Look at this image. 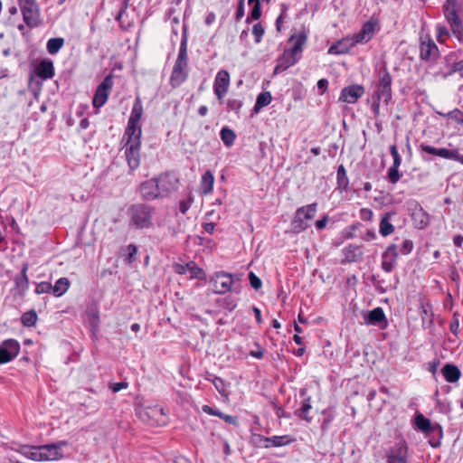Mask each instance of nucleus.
<instances>
[{"instance_id":"nucleus-53","label":"nucleus","mask_w":463,"mask_h":463,"mask_svg":"<svg viewBox=\"0 0 463 463\" xmlns=\"http://www.w3.org/2000/svg\"><path fill=\"white\" fill-rule=\"evenodd\" d=\"M213 383H214L215 387L219 391V392L222 395L226 396L227 394L225 393V390L223 388L222 381L221 379H219V378H216Z\"/></svg>"},{"instance_id":"nucleus-22","label":"nucleus","mask_w":463,"mask_h":463,"mask_svg":"<svg viewBox=\"0 0 463 463\" xmlns=\"http://www.w3.org/2000/svg\"><path fill=\"white\" fill-rule=\"evenodd\" d=\"M202 411L209 415L217 416L231 425L237 426L239 423L237 417L224 414L220 411L210 407L209 405H203L202 407Z\"/></svg>"},{"instance_id":"nucleus-48","label":"nucleus","mask_w":463,"mask_h":463,"mask_svg":"<svg viewBox=\"0 0 463 463\" xmlns=\"http://www.w3.org/2000/svg\"><path fill=\"white\" fill-rule=\"evenodd\" d=\"M250 15L254 20H258L260 17V2H256V4H254Z\"/></svg>"},{"instance_id":"nucleus-1","label":"nucleus","mask_w":463,"mask_h":463,"mask_svg":"<svg viewBox=\"0 0 463 463\" xmlns=\"http://www.w3.org/2000/svg\"><path fill=\"white\" fill-rule=\"evenodd\" d=\"M143 113V105L140 98L137 97L134 102L124 136V138L126 139L125 155L128 164L131 169L137 168L140 164V138L142 135L140 122Z\"/></svg>"},{"instance_id":"nucleus-64","label":"nucleus","mask_w":463,"mask_h":463,"mask_svg":"<svg viewBox=\"0 0 463 463\" xmlns=\"http://www.w3.org/2000/svg\"><path fill=\"white\" fill-rule=\"evenodd\" d=\"M396 247L394 245H392L390 247H388L385 254H384V258L387 257L389 254H392L393 255L394 257H396Z\"/></svg>"},{"instance_id":"nucleus-52","label":"nucleus","mask_w":463,"mask_h":463,"mask_svg":"<svg viewBox=\"0 0 463 463\" xmlns=\"http://www.w3.org/2000/svg\"><path fill=\"white\" fill-rule=\"evenodd\" d=\"M128 388V383H113L110 385V389L114 392H119L120 390L122 389H126Z\"/></svg>"},{"instance_id":"nucleus-57","label":"nucleus","mask_w":463,"mask_h":463,"mask_svg":"<svg viewBox=\"0 0 463 463\" xmlns=\"http://www.w3.org/2000/svg\"><path fill=\"white\" fill-rule=\"evenodd\" d=\"M382 266H383V269L387 271V272H390L392 268H393V262L392 261H387L385 260H383V263H382Z\"/></svg>"},{"instance_id":"nucleus-35","label":"nucleus","mask_w":463,"mask_h":463,"mask_svg":"<svg viewBox=\"0 0 463 463\" xmlns=\"http://www.w3.org/2000/svg\"><path fill=\"white\" fill-rule=\"evenodd\" d=\"M393 231H394V228H393L392 224H391L388 222L387 217L383 218L381 221V223H380L381 234L383 236H387V235L392 233Z\"/></svg>"},{"instance_id":"nucleus-14","label":"nucleus","mask_w":463,"mask_h":463,"mask_svg":"<svg viewBox=\"0 0 463 463\" xmlns=\"http://www.w3.org/2000/svg\"><path fill=\"white\" fill-rule=\"evenodd\" d=\"M365 90L362 85H351L344 88L341 91L339 100L345 103H355L364 94Z\"/></svg>"},{"instance_id":"nucleus-42","label":"nucleus","mask_w":463,"mask_h":463,"mask_svg":"<svg viewBox=\"0 0 463 463\" xmlns=\"http://www.w3.org/2000/svg\"><path fill=\"white\" fill-rule=\"evenodd\" d=\"M457 150H449L447 148H439V156L447 158V159H453L456 157Z\"/></svg>"},{"instance_id":"nucleus-31","label":"nucleus","mask_w":463,"mask_h":463,"mask_svg":"<svg viewBox=\"0 0 463 463\" xmlns=\"http://www.w3.org/2000/svg\"><path fill=\"white\" fill-rule=\"evenodd\" d=\"M63 44V38H52L47 42V51L50 54H56Z\"/></svg>"},{"instance_id":"nucleus-61","label":"nucleus","mask_w":463,"mask_h":463,"mask_svg":"<svg viewBox=\"0 0 463 463\" xmlns=\"http://www.w3.org/2000/svg\"><path fill=\"white\" fill-rule=\"evenodd\" d=\"M438 31H439L438 40L439 41H442L441 38H442L443 35H447L448 34V30L444 26H439L438 28Z\"/></svg>"},{"instance_id":"nucleus-60","label":"nucleus","mask_w":463,"mask_h":463,"mask_svg":"<svg viewBox=\"0 0 463 463\" xmlns=\"http://www.w3.org/2000/svg\"><path fill=\"white\" fill-rule=\"evenodd\" d=\"M250 354L251 356L256 357L258 359H260L263 356V351L259 346H258V350H256V351L252 350V351H250Z\"/></svg>"},{"instance_id":"nucleus-29","label":"nucleus","mask_w":463,"mask_h":463,"mask_svg":"<svg viewBox=\"0 0 463 463\" xmlns=\"http://www.w3.org/2000/svg\"><path fill=\"white\" fill-rule=\"evenodd\" d=\"M412 219L419 229L425 228L429 223V215L420 208L412 213Z\"/></svg>"},{"instance_id":"nucleus-55","label":"nucleus","mask_w":463,"mask_h":463,"mask_svg":"<svg viewBox=\"0 0 463 463\" xmlns=\"http://www.w3.org/2000/svg\"><path fill=\"white\" fill-rule=\"evenodd\" d=\"M326 222H327V216H324L321 220H318L317 222H316V227L318 230H322L326 227Z\"/></svg>"},{"instance_id":"nucleus-18","label":"nucleus","mask_w":463,"mask_h":463,"mask_svg":"<svg viewBox=\"0 0 463 463\" xmlns=\"http://www.w3.org/2000/svg\"><path fill=\"white\" fill-rule=\"evenodd\" d=\"M297 61L298 55L291 52L289 49L286 50L279 58L274 72L279 73L284 71L290 66L294 65Z\"/></svg>"},{"instance_id":"nucleus-41","label":"nucleus","mask_w":463,"mask_h":463,"mask_svg":"<svg viewBox=\"0 0 463 463\" xmlns=\"http://www.w3.org/2000/svg\"><path fill=\"white\" fill-rule=\"evenodd\" d=\"M127 250H128V256L126 257V261L128 262V263H131L135 258H136V254L137 252V249L135 245L133 244H129L128 247H127Z\"/></svg>"},{"instance_id":"nucleus-21","label":"nucleus","mask_w":463,"mask_h":463,"mask_svg":"<svg viewBox=\"0 0 463 463\" xmlns=\"http://www.w3.org/2000/svg\"><path fill=\"white\" fill-rule=\"evenodd\" d=\"M37 76L42 79H51L54 75V68L52 61H42L35 68Z\"/></svg>"},{"instance_id":"nucleus-40","label":"nucleus","mask_w":463,"mask_h":463,"mask_svg":"<svg viewBox=\"0 0 463 463\" xmlns=\"http://www.w3.org/2000/svg\"><path fill=\"white\" fill-rule=\"evenodd\" d=\"M311 409L310 398L307 399L299 410L298 416L308 420L307 416L308 411Z\"/></svg>"},{"instance_id":"nucleus-39","label":"nucleus","mask_w":463,"mask_h":463,"mask_svg":"<svg viewBox=\"0 0 463 463\" xmlns=\"http://www.w3.org/2000/svg\"><path fill=\"white\" fill-rule=\"evenodd\" d=\"M399 166L392 165L388 173V177L391 183L396 184L400 179Z\"/></svg>"},{"instance_id":"nucleus-62","label":"nucleus","mask_w":463,"mask_h":463,"mask_svg":"<svg viewBox=\"0 0 463 463\" xmlns=\"http://www.w3.org/2000/svg\"><path fill=\"white\" fill-rule=\"evenodd\" d=\"M243 5H244V0H239V7L237 11V17L241 18L243 15Z\"/></svg>"},{"instance_id":"nucleus-25","label":"nucleus","mask_w":463,"mask_h":463,"mask_svg":"<svg viewBox=\"0 0 463 463\" xmlns=\"http://www.w3.org/2000/svg\"><path fill=\"white\" fill-rule=\"evenodd\" d=\"M438 48L435 43L431 40H422L420 44V57L422 59H430L436 55Z\"/></svg>"},{"instance_id":"nucleus-32","label":"nucleus","mask_w":463,"mask_h":463,"mask_svg":"<svg viewBox=\"0 0 463 463\" xmlns=\"http://www.w3.org/2000/svg\"><path fill=\"white\" fill-rule=\"evenodd\" d=\"M69 286H70V282H69L68 279L61 278L56 281V283L53 287L52 286V289L53 290V293L56 296H61L63 293H65L68 290Z\"/></svg>"},{"instance_id":"nucleus-3","label":"nucleus","mask_w":463,"mask_h":463,"mask_svg":"<svg viewBox=\"0 0 463 463\" xmlns=\"http://www.w3.org/2000/svg\"><path fill=\"white\" fill-rule=\"evenodd\" d=\"M66 442L46 445L42 447H31V460H56L63 457L61 448Z\"/></svg>"},{"instance_id":"nucleus-13","label":"nucleus","mask_w":463,"mask_h":463,"mask_svg":"<svg viewBox=\"0 0 463 463\" xmlns=\"http://www.w3.org/2000/svg\"><path fill=\"white\" fill-rule=\"evenodd\" d=\"M19 345L15 340H6L0 345V364L10 362L18 354Z\"/></svg>"},{"instance_id":"nucleus-30","label":"nucleus","mask_w":463,"mask_h":463,"mask_svg":"<svg viewBox=\"0 0 463 463\" xmlns=\"http://www.w3.org/2000/svg\"><path fill=\"white\" fill-rule=\"evenodd\" d=\"M271 99L269 92H261L259 94L254 106L255 112H259L262 108L268 106L270 103Z\"/></svg>"},{"instance_id":"nucleus-54","label":"nucleus","mask_w":463,"mask_h":463,"mask_svg":"<svg viewBox=\"0 0 463 463\" xmlns=\"http://www.w3.org/2000/svg\"><path fill=\"white\" fill-rule=\"evenodd\" d=\"M453 71L459 72V74L463 77V60L453 65Z\"/></svg>"},{"instance_id":"nucleus-34","label":"nucleus","mask_w":463,"mask_h":463,"mask_svg":"<svg viewBox=\"0 0 463 463\" xmlns=\"http://www.w3.org/2000/svg\"><path fill=\"white\" fill-rule=\"evenodd\" d=\"M415 423L417 428L423 432H430L432 430L430 420L425 418L422 414L416 416Z\"/></svg>"},{"instance_id":"nucleus-12","label":"nucleus","mask_w":463,"mask_h":463,"mask_svg":"<svg viewBox=\"0 0 463 463\" xmlns=\"http://www.w3.org/2000/svg\"><path fill=\"white\" fill-rule=\"evenodd\" d=\"M392 77L389 72H385L378 84L376 91V99L387 104L392 99Z\"/></svg>"},{"instance_id":"nucleus-38","label":"nucleus","mask_w":463,"mask_h":463,"mask_svg":"<svg viewBox=\"0 0 463 463\" xmlns=\"http://www.w3.org/2000/svg\"><path fill=\"white\" fill-rule=\"evenodd\" d=\"M24 20L29 25V0H19Z\"/></svg>"},{"instance_id":"nucleus-10","label":"nucleus","mask_w":463,"mask_h":463,"mask_svg":"<svg viewBox=\"0 0 463 463\" xmlns=\"http://www.w3.org/2000/svg\"><path fill=\"white\" fill-rule=\"evenodd\" d=\"M230 86V74L227 71L222 70L220 71L215 78L213 83L214 93L217 96L220 103L222 102L224 96L228 92Z\"/></svg>"},{"instance_id":"nucleus-6","label":"nucleus","mask_w":463,"mask_h":463,"mask_svg":"<svg viewBox=\"0 0 463 463\" xmlns=\"http://www.w3.org/2000/svg\"><path fill=\"white\" fill-rule=\"evenodd\" d=\"M386 457L387 463H410L408 445L403 440L396 443L390 449Z\"/></svg>"},{"instance_id":"nucleus-4","label":"nucleus","mask_w":463,"mask_h":463,"mask_svg":"<svg viewBox=\"0 0 463 463\" xmlns=\"http://www.w3.org/2000/svg\"><path fill=\"white\" fill-rule=\"evenodd\" d=\"M444 14L450 24L453 33L458 40H461L463 37V26L458 15L457 14L456 0L446 1Z\"/></svg>"},{"instance_id":"nucleus-27","label":"nucleus","mask_w":463,"mask_h":463,"mask_svg":"<svg viewBox=\"0 0 463 463\" xmlns=\"http://www.w3.org/2000/svg\"><path fill=\"white\" fill-rule=\"evenodd\" d=\"M383 321H385V315L381 307L371 310L365 317L366 324L376 325Z\"/></svg>"},{"instance_id":"nucleus-56","label":"nucleus","mask_w":463,"mask_h":463,"mask_svg":"<svg viewBox=\"0 0 463 463\" xmlns=\"http://www.w3.org/2000/svg\"><path fill=\"white\" fill-rule=\"evenodd\" d=\"M190 207V202L182 201L179 205L180 212L184 214Z\"/></svg>"},{"instance_id":"nucleus-9","label":"nucleus","mask_w":463,"mask_h":463,"mask_svg":"<svg viewBox=\"0 0 463 463\" xmlns=\"http://www.w3.org/2000/svg\"><path fill=\"white\" fill-rule=\"evenodd\" d=\"M211 283L216 294H224L232 289L233 278L232 274L217 272L212 277Z\"/></svg>"},{"instance_id":"nucleus-49","label":"nucleus","mask_w":463,"mask_h":463,"mask_svg":"<svg viewBox=\"0 0 463 463\" xmlns=\"http://www.w3.org/2000/svg\"><path fill=\"white\" fill-rule=\"evenodd\" d=\"M176 62H187V54H186V48L184 44H182L179 54L176 60Z\"/></svg>"},{"instance_id":"nucleus-59","label":"nucleus","mask_w":463,"mask_h":463,"mask_svg":"<svg viewBox=\"0 0 463 463\" xmlns=\"http://www.w3.org/2000/svg\"><path fill=\"white\" fill-rule=\"evenodd\" d=\"M203 229L208 233H213L215 229V225L213 222H207L203 224Z\"/></svg>"},{"instance_id":"nucleus-58","label":"nucleus","mask_w":463,"mask_h":463,"mask_svg":"<svg viewBox=\"0 0 463 463\" xmlns=\"http://www.w3.org/2000/svg\"><path fill=\"white\" fill-rule=\"evenodd\" d=\"M327 80L325 79H321L317 81V87L318 89L322 90V92H325L327 88Z\"/></svg>"},{"instance_id":"nucleus-16","label":"nucleus","mask_w":463,"mask_h":463,"mask_svg":"<svg viewBox=\"0 0 463 463\" xmlns=\"http://www.w3.org/2000/svg\"><path fill=\"white\" fill-rule=\"evenodd\" d=\"M186 68L187 62L181 63L175 61L170 77V83L173 88L180 86L186 80Z\"/></svg>"},{"instance_id":"nucleus-26","label":"nucleus","mask_w":463,"mask_h":463,"mask_svg":"<svg viewBox=\"0 0 463 463\" xmlns=\"http://www.w3.org/2000/svg\"><path fill=\"white\" fill-rule=\"evenodd\" d=\"M27 266L24 265L21 273L15 278L16 289L19 294L24 295L28 289Z\"/></svg>"},{"instance_id":"nucleus-8","label":"nucleus","mask_w":463,"mask_h":463,"mask_svg":"<svg viewBox=\"0 0 463 463\" xmlns=\"http://www.w3.org/2000/svg\"><path fill=\"white\" fill-rule=\"evenodd\" d=\"M113 87L112 76H107L103 81L98 86L95 95L93 97L92 104L95 108L102 107L109 97V92Z\"/></svg>"},{"instance_id":"nucleus-47","label":"nucleus","mask_w":463,"mask_h":463,"mask_svg":"<svg viewBox=\"0 0 463 463\" xmlns=\"http://www.w3.org/2000/svg\"><path fill=\"white\" fill-rule=\"evenodd\" d=\"M413 248V243L411 241L404 240L402 241V247L400 249V251L402 254L407 255L409 254Z\"/></svg>"},{"instance_id":"nucleus-5","label":"nucleus","mask_w":463,"mask_h":463,"mask_svg":"<svg viewBox=\"0 0 463 463\" xmlns=\"http://www.w3.org/2000/svg\"><path fill=\"white\" fill-rule=\"evenodd\" d=\"M131 220L137 228H146L151 224V211L143 204L134 205L130 209Z\"/></svg>"},{"instance_id":"nucleus-46","label":"nucleus","mask_w":463,"mask_h":463,"mask_svg":"<svg viewBox=\"0 0 463 463\" xmlns=\"http://www.w3.org/2000/svg\"><path fill=\"white\" fill-rule=\"evenodd\" d=\"M229 110L238 111L241 108V101L236 99H230L227 101Z\"/></svg>"},{"instance_id":"nucleus-43","label":"nucleus","mask_w":463,"mask_h":463,"mask_svg":"<svg viewBox=\"0 0 463 463\" xmlns=\"http://www.w3.org/2000/svg\"><path fill=\"white\" fill-rule=\"evenodd\" d=\"M252 33L254 34L256 38V43H260L261 40V37L264 34V28L260 24H257L253 26Z\"/></svg>"},{"instance_id":"nucleus-37","label":"nucleus","mask_w":463,"mask_h":463,"mask_svg":"<svg viewBox=\"0 0 463 463\" xmlns=\"http://www.w3.org/2000/svg\"><path fill=\"white\" fill-rule=\"evenodd\" d=\"M337 183L339 186H344V188L348 184L346 172L343 165H340L337 170Z\"/></svg>"},{"instance_id":"nucleus-19","label":"nucleus","mask_w":463,"mask_h":463,"mask_svg":"<svg viewBox=\"0 0 463 463\" xmlns=\"http://www.w3.org/2000/svg\"><path fill=\"white\" fill-rule=\"evenodd\" d=\"M374 33V24L373 23H365L359 33L352 35V39L358 43H365L372 39Z\"/></svg>"},{"instance_id":"nucleus-51","label":"nucleus","mask_w":463,"mask_h":463,"mask_svg":"<svg viewBox=\"0 0 463 463\" xmlns=\"http://www.w3.org/2000/svg\"><path fill=\"white\" fill-rule=\"evenodd\" d=\"M52 289V285L48 282H43L37 285L36 292L37 293H44L49 292Z\"/></svg>"},{"instance_id":"nucleus-23","label":"nucleus","mask_w":463,"mask_h":463,"mask_svg":"<svg viewBox=\"0 0 463 463\" xmlns=\"http://www.w3.org/2000/svg\"><path fill=\"white\" fill-rule=\"evenodd\" d=\"M307 38V36L304 32L293 34L289 39V42L292 43V47L289 50L298 55L302 52Z\"/></svg>"},{"instance_id":"nucleus-24","label":"nucleus","mask_w":463,"mask_h":463,"mask_svg":"<svg viewBox=\"0 0 463 463\" xmlns=\"http://www.w3.org/2000/svg\"><path fill=\"white\" fill-rule=\"evenodd\" d=\"M442 374L449 383H456L460 378L461 373L459 369L453 364H445L441 369Z\"/></svg>"},{"instance_id":"nucleus-20","label":"nucleus","mask_w":463,"mask_h":463,"mask_svg":"<svg viewBox=\"0 0 463 463\" xmlns=\"http://www.w3.org/2000/svg\"><path fill=\"white\" fill-rule=\"evenodd\" d=\"M355 44L351 36H347L341 41H339L336 44L332 45L328 52L332 54H343L349 52Z\"/></svg>"},{"instance_id":"nucleus-33","label":"nucleus","mask_w":463,"mask_h":463,"mask_svg":"<svg viewBox=\"0 0 463 463\" xmlns=\"http://www.w3.org/2000/svg\"><path fill=\"white\" fill-rule=\"evenodd\" d=\"M221 138L226 146H231L235 141L236 135L233 130L228 128H223L221 130Z\"/></svg>"},{"instance_id":"nucleus-63","label":"nucleus","mask_w":463,"mask_h":463,"mask_svg":"<svg viewBox=\"0 0 463 463\" xmlns=\"http://www.w3.org/2000/svg\"><path fill=\"white\" fill-rule=\"evenodd\" d=\"M454 244L458 247H461L463 243V236L462 235H456L453 238Z\"/></svg>"},{"instance_id":"nucleus-15","label":"nucleus","mask_w":463,"mask_h":463,"mask_svg":"<svg viewBox=\"0 0 463 463\" xmlns=\"http://www.w3.org/2000/svg\"><path fill=\"white\" fill-rule=\"evenodd\" d=\"M156 180L162 196L177 187L178 179L171 174L161 175Z\"/></svg>"},{"instance_id":"nucleus-36","label":"nucleus","mask_w":463,"mask_h":463,"mask_svg":"<svg viewBox=\"0 0 463 463\" xmlns=\"http://www.w3.org/2000/svg\"><path fill=\"white\" fill-rule=\"evenodd\" d=\"M421 319L423 323H431L432 321V314H431V307L429 304H421Z\"/></svg>"},{"instance_id":"nucleus-11","label":"nucleus","mask_w":463,"mask_h":463,"mask_svg":"<svg viewBox=\"0 0 463 463\" xmlns=\"http://www.w3.org/2000/svg\"><path fill=\"white\" fill-rule=\"evenodd\" d=\"M175 273L179 275L186 274L187 272L190 274V279H205L206 275L203 269L198 267L195 262L190 261L185 265L175 263L173 266Z\"/></svg>"},{"instance_id":"nucleus-2","label":"nucleus","mask_w":463,"mask_h":463,"mask_svg":"<svg viewBox=\"0 0 463 463\" xmlns=\"http://www.w3.org/2000/svg\"><path fill=\"white\" fill-rule=\"evenodd\" d=\"M317 203H311L297 210L291 222V229L294 232H301L309 225L317 213Z\"/></svg>"},{"instance_id":"nucleus-45","label":"nucleus","mask_w":463,"mask_h":463,"mask_svg":"<svg viewBox=\"0 0 463 463\" xmlns=\"http://www.w3.org/2000/svg\"><path fill=\"white\" fill-rule=\"evenodd\" d=\"M249 279H250V286L254 289H260L261 288V285H262L261 280L253 272H250L249 274Z\"/></svg>"},{"instance_id":"nucleus-17","label":"nucleus","mask_w":463,"mask_h":463,"mask_svg":"<svg viewBox=\"0 0 463 463\" xmlns=\"http://www.w3.org/2000/svg\"><path fill=\"white\" fill-rule=\"evenodd\" d=\"M140 193L142 196L146 200H154L162 196L156 184V180L155 179H150L144 182L140 185Z\"/></svg>"},{"instance_id":"nucleus-28","label":"nucleus","mask_w":463,"mask_h":463,"mask_svg":"<svg viewBox=\"0 0 463 463\" xmlns=\"http://www.w3.org/2000/svg\"><path fill=\"white\" fill-rule=\"evenodd\" d=\"M214 177L212 172L206 171L202 176L201 189L203 194H210L213 189Z\"/></svg>"},{"instance_id":"nucleus-50","label":"nucleus","mask_w":463,"mask_h":463,"mask_svg":"<svg viewBox=\"0 0 463 463\" xmlns=\"http://www.w3.org/2000/svg\"><path fill=\"white\" fill-rule=\"evenodd\" d=\"M420 148H421L422 151H424V152H426L428 154L439 156V148H436V147H433V146H429V145H421Z\"/></svg>"},{"instance_id":"nucleus-7","label":"nucleus","mask_w":463,"mask_h":463,"mask_svg":"<svg viewBox=\"0 0 463 463\" xmlns=\"http://www.w3.org/2000/svg\"><path fill=\"white\" fill-rule=\"evenodd\" d=\"M140 418L151 425L161 426L165 425L167 422L164 410L157 406L144 409L140 411Z\"/></svg>"},{"instance_id":"nucleus-44","label":"nucleus","mask_w":463,"mask_h":463,"mask_svg":"<svg viewBox=\"0 0 463 463\" xmlns=\"http://www.w3.org/2000/svg\"><path fill=\"white\" fill-rule=\"evenodd\" d=\"M390 151L393 157V165H392L400 166L401 163H402V158L398 153L396 146L395 145L391 146Z\"/></svg>"}]
</instances>
